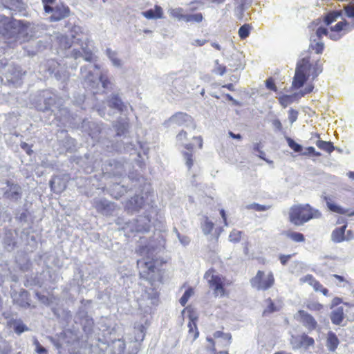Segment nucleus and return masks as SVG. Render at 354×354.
<instances>
[{
    "instance_id": "obj_25",
    "label": "nucleus",
    "mask_w": 354,
    "mask_h": 354,
    "mask_svg": "<svg viewBox=\"0 0 354 354\" xmlns=\"http://www.w3.org/2000/svg\"><path fill=\"white\" fill-rule=\"evenodd\" d=\"M330 319L334 324L339 325L344 319V310L342 307L335 308L330 315Z\"/></svg>"
},
{
    "instance_id": "obj_51",
    "label": "nucleus",
    "mask_w": 354,
    "mask_h": 354,
    "mask_svg": "<svg viewBox=\"0 0 354 354\" xmlns=\"http://www.w3.org/2000/svg\"><path fill=\"white\" fill-rule=\"evenodd\" d=\"M344 10L347 17H354V3L344 6Z\"/></svg>"
},
{
    "instance_id": "obj_55",
    "label": "nucleus",
    "mask_w": 354,
    "mask_h": 354,
    "mask_svg": "<svg viewBox=\"0 0 354 354\" xmlns=\"http://www.w3.org/2000/svg\"><path fill=\"white\" fill-rule=\"evenodd\" d=\"M315 281V279L311 274H307L300 279L301 283H308L310 286H311Z\"/></svg>"
},
{
    "instance_id": "obj_42",
    "label": "nucleus",
    "mask_w": 354,
    "mask_h": 354,
    "mask_svg": "<svg viewBox=\"0 0 354 354\" xmlns=\"http://www.w3.org/2000/svg\"><path fill=\"white\" fill-rule=\"evenodd\" d=\"M241 231L236 230H232L229 235L230 241L231 242H239L241 240Z\"/></svg>"
},
{
    "instance_id": "obj_2",
    "label": "nucleus",
    "mask_w": 354,
    "mask_h": 354,
    "mask_svg": "<svg viewBox=\"0 0 354 354\" xmlns=\"http://www.w3.org/2000/svg\"><path fill=\"white\" fill-rule=\"evenodd\" d=\"M322 71V67L318 61L311 62L309 57L303 58L297 63L292 87L296 89L302 87L308 78L311 77L314 80Z\"/></svg>"
},
{
    "instance_id": "obj_23",
    "label": "nucleus",
    "mask_w": 354,
    "mask_h": 354,
    "mask_svg": "<svg viewBox=\"0 0 354 354\" xmlns=\"http://www.w3.org/2000/svg\"><path fill=\"white\" fill-rule=\"evenodd\" d=\"M21 188L17 185H11L8 190L5 192V196L8 198L17 200L20 197Z\"/></svg>"
},
{
    "instance_id": "obj_46",
    "label": "nucleus",
    "mask_w": 354,
    "mask_h": 354,
    "mask_svg": "<svg viewBox=\"0 0 354 354\" xmlns=\"http://www.w3.org/2000/svg\"><path fill=\"white\" fill-rule=\"evenodd\" d=\"M183 156L184 159L185 160V164L188 169H189L194 164V160L192 159V153L191 152H185L183 153Z\"/></svg>"
},
{
    "instance_id": "obj_62",
    "label": "nucleus",
    "mask_w": 354,
    "mask_h": 354,
    "mask_svg": "<svg viewBox=\"0 0 354 354\" xmlns=\"http://www.w3.org/2000/svg\"><path fill=\"white\" fill-rule=\"evenodd\" d=\"M206 43L205 39H195L192 44L196 46H203Z\"/></svg>"
},
{
    "instance_id": "obj_45",
    "label": "nucleus",
    "mask_w": 354,
    "mask_h": 354,
    "mask_svg": "<svg viewBox=\"0 0 354 354\" xmlns=\"http://www.w3.org/2000/svg\"><path fill=\"white\" fill-rule=\"evenodd\" d=\"M206 339L208 342H209L212 344V350L214 353L216 352V348H215L216 344L221 346V347H224L223 342H225L223 339H219L218 340H216V342H214V340L213 339L212 337H207Z\"/></svg>"
},
{
    "instance_id": "obj_54",
    "label": "nucleus",
    "mask_w": 354,
    "mask_h": 354,
    "mask_svg": "<svg viewBox=\"0 0 354 354\" xmlns=\"http://www.w3.org/2000/svg\"><path fill=\"white\" fill-rule=\"evenodd\" d=\"M55 0H42V3L44 5V8L46 12L50 13V11L52 10V8L50 5L53 4Z\"/></svg>"
},
{
    "instance_id": "obj_24",
    "label": "nucleus",
    "mask_w": 354,
    "mask_h": 354,
    "mask_svg": "<svg viewBox=\"0 0 354 354\" xmlns=\"http://www.w3.org/2000/svg\"><path fill=\"white\" fill-rule=\"evenodd\" d=\"M339 339L336 335L332 332L328 333L326 339V346L330 351H335L339 345Z\"/></svg>"
},
{
    "instance_id": "obj_63",
    "label": "nucleus",
    "mask_w": 354,
    "mask_h": 354,
    "mask_svg": "<svg viewBox=\"0 0 354 354\" xmlns=\"http://www.w3.org/2000/svg\"><path fill=\"white\" fill-rule=\"evenodd\" d=\"M333 277H334L338 280L339 283H337V285L339 286H342V285L340 283L342 282L347 283L346 280L342 276L337 275V274H333Z\"/></svg>"
},
{
    "instance_id": "obj_38",
    "label": "nucleus",
    "mask_w": 354,
    "mask_h": 354,
    "mask_svg": "<svg viewBox=\"0 0 354 354\" xmlns=\"http://www.w3.org/2000/svg\"><path fill=\"white\" fill-rule=\"evenodd\" d=\"M213 72L221 76L223 75L226 72V67L223 65L219 64V61L218 59L214 62V68Z\"/></svg>"
},
{
    "instance_id": "obj_48",
    "label": "nucleus",
    "mask_w": 354,
    "mask_h": 354,
    "mask_svg": "<svg viewBox=\"0 0 354 354\" xmlns=\"http://www.w3.org/2000/svg\"><path fill=\"white\" fill-rule=\"evenodd\" d=\"M174 232H176V236L182 245L185 246L189 243L190 239H189V237L186 236H181L176 228H174Z\"/></svg>"
},
{
    "instance_id": "obj_37",
    "label": "nucleus",
    "mask_w": 354,
    "mask_h": 354,
    "mask_svg": "<svg viewBox=\"0 0 354 354\" xmlns=\"http://www.w3.org/2000/svg\"><path fill=\"white\" fill-rule=\"evenodd\" d=\"M301 347L307 348L308 346H313L315 343L313 338L306 335H301Z\"/></svg>"
},
{
    "instance_id": "obj_6",
    "label": "nucleus",
    "mask_w": 354,
    "mask_h": 354,
    "mask_svg": "<svg viewBox=\"0 0 354 354\" xmlns=\"http://www.w3.org/2000/svg\"><path fill=\"white\" fill-rule=\"evenodd\" d=\"M205 278L208 281L210 288L214 290V294L216 297L225 295L224 284L225 279L220 274L216 273L213 270H209L205 274Z\"/></svg>"
},
{
    "instance_id": "obj_44",
    "label": "nucleus",
    "mask_w": 354,
    "mask_h": 354,
    "mask_svg": "<svg viewBox=\"0 0 354 354\" xmlns=\"http://www.w3.org/2000/svg\"><path fill=\"white\" fill-rule=\"evenodd\" d=\"M287 142L288 144V146L293 149L295 152H300L302 150V147L295 142L292 139L290 138H287Z\"/></svg>"
},
{
    "instance_id": "obj_61",
    "label": "nucleus",
    "mask_w": 354,
    "mask_h": 354,
    "mask_svg": "<svg viewBox=\"0 0 354 354\" xmlns=\"http://www.w3.org/2000/svg\"><path fill=\"white\" fill-rule=\"evenodd\" d=\"M354 239V234L351 230H348L345 232V241H348Z\"/></svg>"
},
{
    "instance_id": "obj_56",
    "label": "nucleus",
    "mask_w": 354,
    "mask_h": 354,
    "mask_svg": "<svg viewBox=\"0 0 354 354\" xmlns=\"http://www.w3.org/2000/svg\"><path fill=\"white\" fill-rule=\"evenodd\" d=\"M108 205H109L108 201H106L101 200V201L95 202V207L100 211H102L105 208V207L108 206Z\"/></svg>"
},
{
    "instance_id": "obj_59",
    "label": "nucleus",
    "mask_w": 354,
    "mask_h": 354,
    "mask_svg": "<svg viewBox=\"0 0 354 354\" xmlns=\"http://www.w3.org/2000/svg\"><path fill=\"white\" fill-rule=\"evenodd\" d=\"M272 124L273 127L278 131H281L282 129V124H281L280 120L278 119L274 120L272 122Z\"/></svg>"
},
{
    "instance_id": "obj_1",
    "label": "nucleus",
    "mask_w": 354,
    "mask_h": 354,
    "mask_svg": "<svg viewBox=\"0 0 354 354\" xmlns=\"http://www.w3.org/2000/svg\"><path fill=\"white\" fill-rule=\"evenodd\" d=\"M341 14L339 12H333L328 14L324 17V23L329 28L323 27L322 26L318 27L316 30V36L322 37V36H328L333 41L340 39L344 35L351 32L354 29V24H349L346 21L343 20L337 22L335 25L331 26L332 23L335 21Z\"/></svg>"
},
{
    "instance_id": "obj_11",
    "label": "nucleus",
    "mask_w": 354,
    "mask_h": 354,
    "mask_svg": "<svg viewBox=\"0 0 354 354\" xmlns=\"http://www.w3.org/2000/svg\"><path fill=\"white\" fill-rule=\"evenodd\" d=\"M69 12L68 7L62 4L57 5L55 8H52V10L50 11V13H52L50 19L52 21H60L67 17L69 15Z\"/></svg>"
},
{
    "instance_id": "obj_3",
    "label": "nucleus",
    "mask_w": 354,
    "mask_h": 354,
    "mask_svg": "<svg viewBox=\"0 0 354 354\" xmlns=\"http://www.w3.org/2000/svg\"><path fill=\"white\" fill-rule=\"evenodd\" d=\"M321 216L319 210L313 209L308 205L293 206L289 212L290 222L298 226L302 225L310 219L319 218Z\"/></svg>"
},
{
    "instance_id": "obj_10",
    "label": "nucleus",
    "mask_w": 354,
    "mask_h": 354,
    "mask_svg": "<svg viewBox=\"0 0 354 354\" xmlns=\"http://www.w3.org/2000/svg\"><path fill=\"white\" fill-rule=\"evenodd\" d=\"M313 85L312 84H308L307 86L304 88V89L300 91L299 93H295L293 95H284L279 97V102L280 104L283 107H286L288 105L290 104L293 102V98L295 96L299 95L300 97L305 95L306 94H308L313 91Z\"/></svg>"
},
{
    "instance_id": "obj_16",
    "label": "nucleus",
    "mask_w": 354,
    "mask_h": 354,
    "mask_svg": "<svg viewBox=\"0 0 354 354\" xmlns=\"http://www.w3.org/2000/svg\"><path fill=\"white\" fill-rule=\"evenodd\" d=\"M309 48L317 54L322 53L324 48V44L322 41V37H317L316 34L311 35Z\"/></svg>"
},
{
    "instance_id": "obj_43",
    "label": "nucleus",
    "mask_w": 354,
    "mask_h": 354,
    "mask_svg": "<svg viewBox=\"0 0 354 354\" xmlns=\"http://www.w3.org/2000/svg\"><path fill=\"white\" fill-rule=\"evenodd\" d=\"M311 286L313 288V289L315 291H317V292L321 291L324 295H325V296L328 295V290L326 288H323L322 285L319 281H317L316 279L313 282V283L311 285Z\"/></svg>"
},
{
    "instance_id": "obj_50",
    "label": "nucleus",
    "mask_w": 354,
    "mask_h": 354,
    "mask_svg": "<svg viewBox=\"0 0 354 354\" xmlns=\"http://www.w3.org/2000/svg\"><path fill=\"white\" fill-rule=\"evenodd\" d=\"M297 117H298V111H297L292 109H290L288 111V120L291 124L297 120Z\"/></svg>"
},
{
    "instance_id": "obj_7",
    "label": "nucleus",
    "mask_w": 354,
    "mask_h": 354,
    "mask_svg": "<svg viewBox=\"0 0 354 354\" xmlns=\"http://www.w3.org/2000/svg\"><path fill=\"white\" fill-rule=\"evenodd\" d=\"M91 66H84L81 68V75L84 79L86 82L89 83L92 87L95 86V84H98L99 82H101L102 87L104 88H107L109 84H110L108 77L102 74L100 75H94L90 68Z\"/></svg>"
},
{
    "instance_id": "obj_36",
    "label": "nucleus",
    "mask_w": 354,
    "mask_h": 354,
    "mask_svg": "<svg viewBox=\"0 0 354 354\" xmlns=\"http://www.w3.org/2000/svg\"><path fill=\"white\" fill-rule=\"evenodd\" d=\"M203 17L201 13H196L194 15H186L185 21L186 22H201Z\"/></svg>"
},
{
    "instance_id": "obj_31",
    "label": "nucleus",
    "mask_w": 354,
    "mask_h": 354,
    "mask_svg": "<svg viewBox=\"0 0 354 354\" xmlns=\"http://www.w3.org/2000/svg\"><path fill=\"white\" fill-rule=\"evenodd\" d=\"M251 30H252L251 25H250L248 24H245L243 25L242 26H241L240 28L239 29V32H238L239 36L242 39H245L249 36Z\"/></svg>"
},
{
    "instance_id": "obj_40",
    "label": "nucleus",
    "mask_w": 354,
    "mask_h": 354,
    "mask_svg": "<svg viewBox=\"0 0 354 354\" xmlns=\"http://www.w3.org/2000/svg\"><path fill=\"white\" fill-rule=\"evenodd\" d=\"M129 125L127 122H124L122 123H120L119 124H117L115 126L116 131H117V135L118 136H122L124 134V133L128 129Z\"/></svg>"
},
{
    "instance_id": "obj_35",
    "label": "nucleus",
    "mask_w": 354,
    "mask_h": 354,
    "mask_svg": "<svg viewBox=\"0 0 354 354\" xmlns=\"http://www.w3.org/2000/svg\"><path fill=\"white\" fill-rule=\"evenodd\" d=\"M194 289L192 288H188L185 292V293L183 294V295L182 296V297L180 298V304L184 306H185V304H187V302L188 301L189 299L192 296L194 295Z\"/></svg>"
},
{
    "instance_id": "obj_52",
    "label": "nucleus",
    "mask_w": 354,
    "mask_h": 354,
    "mask_svg": "<svg viewBox=\"0 0 354 354\" xmlns=\"http://www.w3.org/2000/svg\"><path fill=\"white\" fill-rule=\"evenodd\" d=\"M248 209H254L256 211L261 212V211H266L268 209V207L262 205H259L258 203H252L247 207Z\"/></svg>"
},
{
    "instance_id": "obj_21",
    "label": "nucleus",
    "mask_w": 354,
    "mask_h": 354,
    "mask_svg": "<svg viewBox=\"0 0 354 354\" xmlns=\"http://www.w3.org/2000/svg\"><path fill=\"white\" fill-rule=\"evenodd\" d=\"M106 55L113 66L116 68H121L122 66L123 62L119 57L118 54L116 51L108 48L106 50Z\"/></svg>"
},
{
    "instance_id": "obj_27",
    "label": "nucleus",
    "mask_w": 354,
    "mask_h": 354,
    "mask_svg": "<svg viewBox=\"0 0 354 354\" xmlns=\"http://www.w3.org/2000/svg\"><path fill=\"white\" fill-rule=\"evenodd\" d=\"M50 186L53 192L59 193L65 189L66 184L64 183H61V179L59 177H54L50 181Z\"/></svg>"
},
{
    "instance_id": "obj_30",
    "label": "nucleus",
    "mask_w": 354,
    "mask_h": 354,
    "mask_svg": "<svg viewBox=\"0 0 354 354\" xmlns=\"http://www.w3.org/2000/svg\"><path fill=\"white\" fill-rule=\"evenodd\" d=\"M214 227V223L209 221V218L205 216L203 223L201 224V229L204 234L207 235L210 234Z\"/></svg>"
},
{
    "instance_id": "obj_12",
    "label": "nucleus",
    "mask_w": 354,
    "mask_h": 354,
    "mask_svg": "<svg viewBox=\"0 0 354 354\" xmlns=\"http://www.w3.org/2000/svg\"><path fill=\"white\" fill-rule=\"evenodd\" d=\"M244 56L241 53L236 52L233 53L230 58H227L229 62V66L233 68L234 71L243 70L245 64L243 62Z\"/></svg>"
},
{
    "instance_id": "obj_5",
    "label": "nucleus",
    "mask_w": 354,
    "mask_h": 354,
    "mask_svg": "<svg viewBox=\"0 0 354 354\" xmlns=\"http://www.w3.org/2000/svg\"><path fill=\"white\" fill-rule=\"evenodd\" d=\"M251 286L258 290H266L271 288L274 283L273 273L269 272L265 274L263 271H258L256 276L250 280Z\"/></svg>"
},
{
    "instance_id": "obj_41",
    "label": "nucleus",
    "mask_w": 354,
    "mask_h": 354,
    "mask_svg": "<svg viewBox=\"0 0 354 354\" xmlns=\"http://www.w3.org/2000/svg\"><path fill=\"white\" fill-rule=\"evenodd\" d=\"M290 344L294 350L299 349V348H301V335L300 336L292 335L291 339H290Z\"/></svg>"
},
{
    "instance_id": "obj_33",
    "label": "nucleus",
    "mask_w": 354,
    "mask_h": 354,
    "mask_svg": "<svg viewBox=\"0 0 354 354\" xmlns=\"http://www.w3.org/2000/svg\"><path fill=\"white\" fill-rule=\"evenodd\" d=\"M126 191L127 189L124 186H121L120 185L119 183H117V185H114L113 187L112 188L111 195H113L115 198H118L122 194L126 192Z\"/></svg>"
},
{
    "instance_id": "obj_8",
    "label": "nucleus",
    "mask_w": 354,
    "mask_h": 354,
    "mask_svg": "<svg viewBox=\"0 0 354 354\" xmlns=\"http://www.w3.org/2000/svg\"><path fill=\"white\" fill-rule=\"evenodd\" d=\"M192 122V118L185 113L178 112L171 115L168 120L165 121L167 127L171 125L187 126Z\"/></svg>"
},
{
    "instance_id": "obj_18",
    "label": "nucleus",
    "mask_w": 354,
    "mask_h": 354,
    "mask_svg": "<svg viewBox=\"0 0 354 354\" xmlns=\"http://www.w3.org/2000/svg\"><path fill=\"white\" fill-rule=\"evenodd\" d=\"M141 14L148 19H162L163 17V10L159 6H156L154 9H149L142 12Z\"/></svg>"
},
{
    "instance_id": "obj_17",
    "label": "nucleus",
    "mask_w": 354,
    "mask_h": 354,
    "mask_svg": "<svg viewBox=\"0 0 354 354\" xmlns=\"http://www.w3.org/2000/svg\"><path fill=\"white\" fill-rule=\"evenodd\" d=\"M108 106L111 109H117L120 112L125 111L127 106L122 102L121 99L116 95H112L108 100Z\"/></svg>"
},
{
    "instance_id": "obj_53",
    "label": "nucleus",
    "mask_w": 354,
    "mask_h": 354,
    "mask_svg": "<svg viewBox=\"0 0 354 354\" xmlns=\"http://www.w3.org/2000/svg\"><path fill=\"white\" fill-rule=\"evenodd\" d=\"M187 133L185 131H181L178 133V134L176 136V140L177 142L184 145V141L187 140Z\"/></svg>"
},
{
    "instance_id": "obj_64",
    "label": "nucleus",
    "mask_w": 354,
    "mask_h": 354,
    "mask_svg": "<svg viewBox=\"0 0 354 354\" xmlns=\"http://www.w3.org/2000/svg\"><path fill=\"white\" fill-rule=\"evenodd\" d=\"M211 46L214 48L217 49L218 50L222 51V55H224V49L221 47L220 44H218L216 42H212L211 44Z\"/></svg>"
},
{
    "instance_id": "obj_58",
    "label": "nucleus",
    "mask_w": 354,
    "mask_h": 354,
    "mask_svg": "<svg viewBox=\"0 0 354 354\" xmlns=\"http://www.w3.org/2000/svg\"><path fill=\"white\" fill-rule=\"evenodd\" d=\"M266 87L270 90H272L274 91H277V90L274 81L271 78L266 80Z\"/></svg>"
},
{
    "instance_id": "obj_20",
    "label": "nucleus",
    "mask_w": 354,
    "mask_h": 354,
    "mask_svg": "<svg viewBox=\"0 0 354 354\" xmlns=\"http://www.w3.org/2000/svg\"><path fill=\"white\" fill-rule=\"evenodd\" d=\"M346 224L340 227L335 228L331 233V240L334 243H341L345 241V230Z\"/></svg>"
},
{
    "instance_id": "obj_57",
    "label": "nucleus",
    "mask_w": 354,
    "mask_h": 354,
    "mask_svg": "<svg viewBox=\"0 0 354 354\" xmlns=\"http://www.w3.org/2000/svg\"><path fill=\"white\" fill-rule=\"evenodd\" d=\"M307 307L310 310L319 311L323 308V306L318 303H311L308 304Z\"/></svg>"
},
{
    "instance_id": "obj_13",
    "label": "nucleus",
    "mask_w": 354,
    "mask_h": 354,
    "mask_svg": "<svg viewBox=\"0 0 354 354\" xmlns=\"http://www.w3.org/2000/svg\"><path fill=\"white\" fill-rule=\"evenodd\" d=\"M264 305L265 308L263 313L264 315H268L272 313L279 311L282 308V303L281 301H273L270 298L265 301Z\"/></svg>"
},
{
    "instance_id": "obj_32",
    "label": "nucleus",
    "mask_w": 354,
    "mask_h": 354,
    "mask_svg": "<svg viewBox=\"0 0 354 354\" xmlns=\"http://www.w3.org/2000/svg\"><path fill=\"white\" fill-rule=\"evenodd\" d=\"M286 236L295 242H304L305 240L304 236L300 232H288L286 233Z\"/></svg>"
},
{
    "instance_id": "obj_22",
    "label": "nucleus",
    "mask_w": 354,
    "mask_h": 354,
    "mask_svg": "<svg viewBox=\"0 0 354 354\" xmlns=\"http://www.w3.org/2000/svg\"><path fill=\"white\" fill-rule=\"evenodd\" d=\"M8 324L18 335L28 330V328L20 319H11L8 322Z\"/></svg>"
},
{
    "instance_id": "obj_47",
    "label": "nucleus",
    "mask_w": 354,
    "mask_h": 354,
    "mask_svg": "<svg viewBox=\"0 0 354 354\" xmlns=\"http://www.w3.org/2000/svg\"><path fill=\"white\" fill-rule=\"evenodd\" d=\"M33 344L35 346V351L38 354H48L46 349L39 344L37 339H34Z\"/></svg>"
},
{
    "instance_id": "obj_4",
    "label": "nucleus",
    "mask_w": 354,
    "mask_h": 354,
    "mask_svg": "<svg viewBox=\"0 0 354 354\" xmlns=\"http://www.w3.org/2000/svg\"><path fill=\"white\" fill-rule=\"evenodd\" d=\"M140 252L142 255H147L137 261L140 277L147 280H154V273L156 268L153 261V252H150L147 248H142L140 250Z\"/></svg>"
},
{
    "instance_id": "obj_15",
    "label": "nucleus",
    "mask_w": 354,
    "mask_h": 354,
    "mask_svg": "<svg viewBox=\"0 0 354 354\" xmlns=\"http://www.w3.org/2000/svg\"><path fill=\"white\" fill-rule=\"evenodd\" d=\"M71 56L77 59L80 57H83L86 62H92L93 60V55L91 50L87 47H82V51L76 49L72 50Z\"/></svg>"
},
{
    "instance_id": "obj_14",
    "label": "nucleus",
    "mask_w": 354,
    "mask_h": 354,
    "mask_svg": "<svg viewBox=\"0 0 354 354\" xmlns=\"http://www.w3.org/2000/svg\"><path fill=\"white\" fill-rule=\"evenodd\" d=\"M324 199L330 211L339 214H346L348 213V209L343 208L342 206L336 204L330 196H325Z\"/></svg>"
},
{
    "instance_id": "obj_9",
    "label": "nucleus",
    "mask_w": 354,
    "mask_h": 354,
    "mask_svg": "<svg viewBox=\"0 0 354 354\" xmlns=\"http://www.w3.org/2000/svg\"><path fill=\"white\" fill-rule=\"evenodd\" d=\"M295 318L303 324L309 330H313L317 327V322L313 316L304 310H299L295 315Z\"/></svg>"
},
{
    "instance_id": "obj_39",
    "label": "nucleus",
    "mask_w": 354,
    "mask_h": 354,
    "mask_svg": "<svg viewBox=\"0 0 354 354\" xmlns=\"http://www.w3.org/2000/svg\"><path fill=\"white\" fill-rule=\"evenodd\" d=\"M59 45L62 48L66 49L71 46V40L68 37L61 35L58 37Z\"/></svg>"
},
{
    "instance_id": "obj_49",
    "label": "nucleus",
    "mask_w": 354,
    "mask_h": 354,
    "mask_svg": "<svg viewBox=\"0 0 354 354\" xmlns=\"http://www.w3.org/2000/svg\"><path fill=\"white\" fill-rule=\"evenodd\" d=\"M115 171L113 172V176H122L124 174V166L121 164L116 163L115 164Z\"/></svg>"
},
{
    "instance_id": "obj_28",
    "label": "nucleus",
    "mask_w": 354,
    "mask_h": 354,
    "mask_svg": "<svg viewBox=\"0 0 354 354\" xmlns=\"http://www.w3.org/2000/svg\"><path fill=\"white\" fill-rule=\"evenodd\" d=\"M168 13L171 17L178 21H185L186 14H185L184 10L182 8H169Z\"/></svg>"
},
{
    "instance_id": "obj_26",
    "label": "nucleus",
    "mask_w": 354,
    "mask_h": 354,
    "mask_svg": "<svg viewBox=\"0 0 354 354\" xmlns=\"http://www.w3.org/2000/svg\"><path fill=\"white\" fill-rule=\"evenodd\" d=\"M212 338L216 340L223 339L225 342H223V346L228 347L231 344L232 335L230 333H224L222 331L218 330L214 333Z\"/></svg>"
},
{
    "instance_id": "obj_29",
    "label": "nucleus",
    "mask_w": 354,
    "mask_h": 354,
    "mask_svg": "<svg viewBox=\"0 0 354 354\" xmlns=\"http://www.w3.org/2000/svg\"><path fill=\"white\" fill-rule=\"evenodd\" d=\"M316 145L319 149L324 150L329 153L333 152L335 149L333 143L330 142L317 140L316 142Z\"/></svg>"
},
{
    "instance_id": "obj_19",
    "label": "nucleus",
    "mask_w": 354,
    "mask_h": 354,
    "mask_svg": "<svg viewBox=\"0 0 354 354\" xmlns=\"http://www.w3.org/2000/svg\"><path fill=\"white\" fill-rule=\"evenodd\" d=\"M144 203L143 198L135 196L131 198L126 204V207L131 212L137 211L142 207Z\"/></svg>"
},
{
    "instance_id": "obj_60",
    "label": "nucleus",
    "mask_w": 354,
    "mask_h": 354,
    "mask_svg": "<svg viewBox=\"0 0 354 354\" xmlns=\"http://www.w3.org/2000/svg\"><path fill=\"white\" fill-rule=\"evenodd\" d=\"M291 255H280L279 259L283 265H286L288 261L290 259Z\"/></svg>"
},
{
    "instance_id": "obj_34",
    "label": "nucleus",
    "mask_w": 354,
    "mask_h": 354,
    "mask_svg": "<svg viewBox=\"0 0 354 354\" xmlns=\"http://www.w3.org/2000/svg\"><path fill=\"white\" fill-rule=\"evenodd\" d=\"M10 351V345L0 335V354H8Z\"/></svg>"
}]
</instances>
